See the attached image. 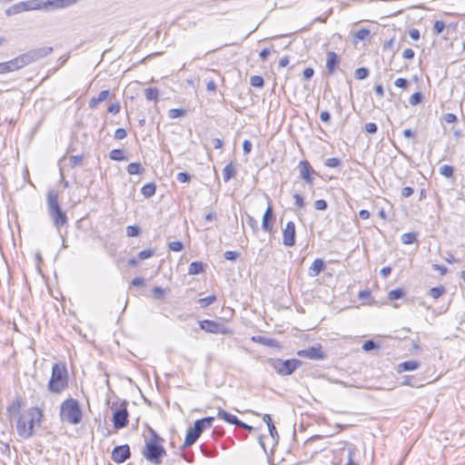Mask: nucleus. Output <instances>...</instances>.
<instances>
[{
  "instance_id": "4d7b16f0",
  "label": "nucleus",
  "mask_w": 465,
  "mask_h": 465,
  "mask_svg": "<svg viewBox=\"0 0 465 465\" xmlns=\"http://www.w3.org/2000/svg\"><path fill=\"white\" fill-rule=\"evenodd\" d=\"M353 456H354V450L353 449H349L348 450V460H347V463L346 465H359L354 460H353Z\"/></svg>"
},
{
  "instance_id": "680f3d73",
  "label": "nucleus",
  "mask_w": 465,
  "mask_h": 465,
  "mask_svg": "<svg viewBox=\"0 0 465 465\" xmlns=\"http://www.w3.org/2000/svg\"><path fill=\"white\" fill-rule=\"evenodd\" d=\"M443 118H444V121L448 124H452L457 121V116L451 113L445 114Z\"/></svg>"
},
{
  "instance_id": "4be33fe9",
  "label": "nucleus",
  "mask_w": 465,
  "mask_h": 465,
  "mask_svg": "<svg viewBox=\"0 0 465 465\" xmlns=\"http://www.w3.org/2000/svg\"><path fill=\"white\" fill-rule=\"evenodd\" d=\"M200 437L199 434L195 433L192 429H189L186 433V437L183 445V449H185L193 445Z\"/></svg>"
},
{
  "instance_id": "3c124183",
  "label": "nucleus",
  "mask_w": 465,
  "mask_h": 465,
  "mask_svg": "<svg viewBox=\"0 0 465 465\" xmlns=\"http://www.w3.org/2000/svg\"><path fill=\"white\" fill-rule=\"evenodd\" d=\"M378 346L377 344L371 341V340H368L366 341L363 345H362V349L365 351H370L371 350H374L376 349Z\"/></svg>"
},
{
  "instance_id": "09e8293b",
  "label": "nucleus",
  "mask_w": 465,
  "mask_h": 465,
  "mask_svg": "<svg viewBox=\"0 0 465 465\" xmlns=\"http://www.w3.org/2000/svg\"><path fill=\"white\" fill-rule=\"evenodd\" d=\"M195 433L199 434L201 436L202 432L204 430V426L202 424V422L197 420L193 423V427L191 428Z\"/></svg>"
},
{
  "instance_id": "c85d7f7f",
  "label": "nucleus",
  "mask_w": 465,
  "mask_h": 465,
  "mask_svg": "<svg viewBox=\"0 0 465 465\" xmlns=\"http://www.w3.org/2000/svg\"><path fill=\"white\" fill-rule=\"evenodd\" d=\"M417 242L416 232H406L401 235V242L403 244H412Z\"/></svg>"
},
{
  "instance_id": "a211bd4d",
  "label": "nucleus",
  "mask_w": 465,
  "mask_h": 465,
  "mask_svg": "<svg viewBox=\"0 0 465 465\" xmlns=\"http://www.w3.org/2000/svg\"><path fill=\"white\" fill-rule=\"evenodd\" d=\"M26 11L25 3L22 1L8 7L5 13L7 16H13Z\"/></svg>"
},
{
  "instance_id": "c9c22d12",
  "label": "nucleus",
  "mask_w": 465,
  "mask_h": 465,
  "mask_svg": "<svg viewBox=\"0 0 465 465\" xmlns=\"http://www.w3.org/2000/svg\"><path fill=\"white\" fill-rule=\"evenodd\" d=\"M252 340L257 341L260 343L266 345V346H270V347L274 346L276 343V341L274 339L267 338V337H263V336H259V337H257V339L252 338Z\"/></svg>"
},
{
  "instance_id": "aec40b11",
  "label": "nucleus",
  "mask_w": 465,
  "mask_h": 465,
  "mask_svg": "<svg viewBox=\"0 0 465 465\" xmlns=\"http://www.w3.org/2000/svg\"><path fill=\"white\" fill-rule=\"evenodd\" d=\"M420 367V362L415 360L406 361L399 364L400 371H415Z\"/></svg>"
},
{
  "instance_id": "338daca9",
  "label": "nucleus",
  "mask_w": 465,
  "mask_h": 465,
  "mask_svg": "<svg viewBox=\"0 0 465 465\" xmlns=\"http://www.w3.org/2000/svg\"><path fill=\"white\" fill-rule=\"evenodd\" d=\"M409 35L410 37L414 41H418L420 39V31L416 28L411 29Z\"/></svg>"
},
{
  "instance_id": "393cba45",
  "label": "nucleus",
  "mask_w": 465,
  "mask_h": 465,
  "mask_svg": "<svg viewBox=\"0 0 465 465\" xmlns=\"http://www.w3.org/2000/svg\"><path fill=\"white\" fill-rule=\"evenodd\" d=\"M262 420L267 424L271 436L274 438V436L277 435V430L272 422L271 415L264 414L262 417Z\"/></svg>"
},
{
  "instance_id": "6e6552de",
  "label": "nucleus",
  "mask_w": 465,
  "mask_h": 465,
  "mask_svg": "<svg viewBox=\"0 0 465 465\" xmlns=\"http://www.w3.org/2000/svg\"><path fill=\"white\" fill-rule=\"evenodd\" d=\"M302 362L297 359H289V360H282V359H274L271 361V366L273 370L282 376H287L293 373L299 367H301Z\"/></svg>"
},
{
  "instance_id": "a18cd8bd",
  "label": "nucleus",
  "mask_w": 465,
  "mask_h": 465,
  "mask_svg": "<svg viewBox=\"0 0 465 465\" xmlns=\"http://www.w3.org/2000/svg\"><path fill=\"white\" fill-rule=\"evenodd\" d=\"M153 255V251L151 249H145L138 252V258L140 260H145Z\"/></svg>"
},
{
  "instance_id": "cd10ccee",
  "label": "nucleus",
  "mask_w": 465,
  "mask_h": 465,
  "mask_svg": "<svg viewBox=\"0 0 465 465\" xmlns=\"http://www.w3.org/2000/svg\"><path fill=\"white\" fill-rule=\"evenodd\" d=\"M158 96H159V91L157 88L149 87V88L145 89V97L147 100L157 102Z\"/></svg>"
},
{
  "instance_id": "7c9ffc66",
  "label": "nucleus",
  "mask_w": 465,
  "mask_h": 465,
  "mask_svg": "<svg viewBox=\"0 0 465 465\" xmlns=\"http://www.w3.org/2000/svg\"><path fill=\"white\" fill-rule=\"evenodd\" d=\"M216 299L217 298L215 295H209L207 297L199 299L198 303L202 308H206L212 303H213L216 301Z\"/></svg>"
},
{
  "instance_id": "f3484780",
  "label": "nucleus",
  "mask_w": 465,
  "mask_h": 465,
  "mask_svg": "<svg viewBox=\"0 0 465 465\" xmlns=\"http://www.w3.org/2000/svg\"><path fill=\"white\" fill-rule=\"evenodd\" d=\"M217 417L235 426H238L240 422V420L235 415L231 414L221 408L218 409Z\"/></svg>"
},
{
  "instance_id": "bb28decb",
  "label": "nucleus",
  "mask_w": 465,
  "mask_h": 465,
  "mask_svg": "<svg viewBox=\"0 0 465 465\" xmlns=\"http://www.w3.org/2000/svg\"><path fill=\"white\" fill-rule=\"evenodd\" d=\"M144 171L139 163H131L127 165V172L129 174H140Z\"/></svg>"
},
{
  "instance_id": "5fc2aeb1",
  "label": "nucleus",
  "mask_w": 465,
  "mask_h": 465,
  "mask_svg": "<svg viewBox=\"0 0 465 465\" xmlns=\"http://www.w3.org/2000/svg\"><path fill=\"white\" fill-rule=\"evenodd\" d=\"M394 84L399 88L405 89L408 87L409 82L405 78H398L395 80Z\"/></svg>"
},
{
  "instance_id": "e433bc0d",
  "label": "nucleus",
  "mask_w": 465,
  "mask_h": 465,
  "mask_svg": "<svg viewBox=\"0 0 465 465\" xmlns=\"http://www.w3.org/2000/svg\"><path fill=\"white\" fill-rule=\"evenodd\" d=\"M250 83L253 87L262 88L264 84V80L262 76L253 75L251 77Z\"/></svg>"
},
{
  "instance_id": "f03ea898",
  "label": "nucleus",
  "mask_w": 465,
  "mask_h": 465,
  "mask_svg": "<svg viewBox=\"0 0 465 465\" xmlns=\"http://www.w3.org/2000/svg\"><path fill=\"white\" fill-rule=\"evenodd\" d=\"M53 52V47L45 46L29 50L28 52L22 54L14 59L7 61L8 68L10 73L22 69L25 66L33 64Z\"/></svg>"
},
{
  "instance_id": "6ab92c4d",
  "label": "nucleus",
  "mask_w": 465,
  "mask_h": 465,
  "mask_svg": "<svg viewBox=\"0 0 465 465\" xmlns=\"http://www.w3.org/2000/svg\"><path fill=\"white\" fill-rule=\"evenodd\" d=\"M324 267L325 264L322 259H315L309 269V273L311 276H317Z\"/></svg>"
},
{
  "instance_id": "0eeeda50",
  "label": "nucleus",
  "mask_w": 465,
  "mask_h": 465,
  "mask_svg": "<svg viewBox=\"0 0 465 465\" xmlns=\"http://www.w3.org/2000/svg\"><path fill=\"white\" fill-rule=\"evenodd\" d=\"M78 0H28L25 1L27 11L59 10L75 5Z\"/></svg>"
},
{
  "instance_id": "13d9d810",
  "label": "nucleus",
  "mask_w": 465,
  "mask_h": 465,
  "mask_svg": "<svg viewBox=\"0 0 465 465\" xmlns=\"http://www.w3.org/2000/svg\"><path fill=\"white\" fill-rule=\"evenodd\" d=\"M445 28V24L443 21L438 20L434 24V30L437 34L442 33Z\"/></svg>"
},
{
  "instance_id": "4c0bfd02",
  "label": "nucleus",
  "mask_w": 465,
  "mask_h": 465,
  "mask_svg": "<svg viewBox=\"0 0 465 465\" xmlns=\"http://www.w3.org/2000/svg\"><path fill=\"white\" fill-rule=\"evenodd\" d=\"M369 75V69L366 67H360L355 71V77L358 80H363Z\"/></svg>"
},
{
  "instance_id": "72a5a7b5",
  "label": "nucleus",
  "mask_w": 465,
  "mask_h": 465,
  "mask_svg": "<svg viewBox=\"0 0 465 465\" xmlns=\"http://www.w3.org/2000/svg\"><path fill=\"white\" fill-rule=\"evenodd\" d=\"M454 169L451 165L444 164L440 168V173L446 178H450L453 175Z\"/></svg>"
},
{
  "instance_id": "412c9836",
  "label": "nucleus",
  "mask_w": 465,
  "mask_h": 465,
  "mask_svg": "<svg viewBox=\"0 0 465 465\" xmlns=\"http://www.w3.org/2000/svg\"><path fill=\"white\" fill-rule=\"evenodd\" d=\"M236 174V170L232 163L225 165L223 169V179L225 183L229 182Z\"/></svg>"
},
{
  "instance_id": "20e7f679",
  "label": "nucleus",
  "mask_w": 465,
  "mask_h": 465,
  "mask_svg": "<svg viewBox=\"0 0 465 465\" xmlns=\"http://www.w3.org/2000/svg\"><path fill=\"white\" fill-rule=\"evenodd\" d=\"M47 387L50 392L56 394H60L68 387V372L65 364L56 362L53 365Z\"/></svg>"
},
{
  "instance_id": "5701e85b",
  "label": "nucleus",
  "mask_w": 465,
  "mask_h": 465,
  "mask_svg": "<svg viewBox=\"0 0 465 465\" xmlns=\"http://www.w3.org/2000/svg\"><path fill=\"white\" fill-rule=\"evenodd\" d=\"M203 263L202 262H193L190 263L188 268V273L190 275H196L203 272Z\"/></svg>"
},
{
  "instance_id": "4468645a",
  "label": "nucleus",
  "mask_w": 465,
  "mask_h": 465,
  "mask_svg": "<svg viewBox=\"0 0 465 465\" xmlns=\"http://www.w3.org/2000/svg\"><path fill=\"white\" fill-rule=\"evenodd\" d=\"M282 243L288 247L295 244V224L292 221L288 222L283 229Z\"/></svg>"
},
{
  "instance_id": "473e14b6",
  "label": "nucleus",
  "mask_w": 465,
  "mask_h": 465,
  "mask_svg": "<svg viewBox=\"0 0 465 465\" xmlns=\"http://www.w3.org/2000/svg\"><path fill=\"white\" fill-rule=\"evenodd\" d=\"M445 292V288L443 286L433 287L430 290L429 293L431 298L434 300L440 298Z\"/></svg>"
},
{
  "instance_id": "9b49d317",
  "label": "nucleus",
  "mask_w": 465,
  "mask_h": 465,
  "mask_svg": "<svg viewBox=\"0 0 465 465\" xmlns=\"http://www.w3.org/2000/svg\"><path fill=\"white\" fill-rule=\"evenodd\" d=\"M300 178L305 181L310 186L313 185L312 174H315V171L312 168L310 163L306 160L301 161L298 164Z\"/></svg>"
},
{
  "instance_id": "052dcab7",
  "label": "nucleus",
  "mask_w": 465,
  "mask_h": 465,
  "mask_svg": "<svg viewBox=\"0 0 465 465\" xmlns=\"http://www.w3.org/2000/svg\"><path fill=\"white\" fill-rule=\"evenodd\" d=\"M120 104L119 103H114V104H112L108 106V112L110 114H116L120 112Z\"/></svg>"
},
{
  "instance_id": "b1692460",
  "label": "nucleus",
  "mask_w": 465,
  "mask_h": 465,
  "mask_svg": "<svg viewBox=\"0 0 465 465\" xmlns=\"http://www.w3.org/2000/svg\"><path fill=\"white\" fill-rule=\"evenodd\" d=\"M155 191L156 185L153 183H146L141 189L142 194L146 198L152 197L155 193Z\"/></svg>"
},
{
  "instance_id": "f8f14e48",
  "label": "nucleus",
  "mask_w": 465,
  "mask_h": 465,
  "mask_svg": "<svg viewBox=\"0 0 465 465\" xmlns=\"http://www.w3.org/2000/svg\"><path fill=\"white\" fill-rule=\"evenodd\" d=\"M200 327L202 330L210 333H228V329L223 325L215 321L212 320H203L200 322Z\"/></svg>"
},
{
  "instance_id": "423d86ee",
  "label": "nucleus",
  "mask_w": 465,
  "mask_h": 465,
  "mask_svg": "<svg viewBox=\"0 0 465 465\" xmlns=\"http://www.w3.org/2000/svg\"><path fill=\"white\" fill-rule=\"evenodd\" d=\"M47 209L54 226L60 232L61 227L67 223L68 218L60 207L58 193L54 190L49 191L47 193Z\"/></svg>"
},
{
  "instance_id": "49530a36",
  "label": "nucleus",
  "mask_w": 465,
  "mask_h": 465,
  "mask_svg": "<svg viewBox=\"0 0 465 465\" xmlns=\"http://www.w3.org/2000/svg\"><path fill=\"white\" fill-rule=\"evenodd\" d=\"M327 202L323 199L316 200L314 202V208L318 211H324L327 209Z\"/></svg>"
},
{
  "instance_id": "603ef678",
  "label": "nucleus",
  "mask_w": 465,
  "mask_h": 465,
  "mask_svg": "<svg viewBox=\"0 0 465 465\" xmlns=\"http://www.w3.org/2000/svg\"><path fill=\"white\" fill-rule=\"evenodd\" d=\"M126 135L127 133L124 128H118L115 130L114 137L116 140H123L126 137Z\"/></svg>"
},
{
  "instance_id": "2f4dec72",
  "label": "nucleus",
  "mask_w": 465,
  "mask_h": 465,
  "mask_svg": "<svg viewBox=\"0 0 465 465\" xmlns=\"http://www.w3.org/2000/svg\"><path fill=\"white\" fill-rule=\"evenodd\" d=\"M423 98H424V95L422 93L416 92L410 97L409 103L411 105L415 106V105H418L419 104H420L422 102Z\"/></svg>"
},
{
  "instance_id": "2eb2a0df",
  "label": "nucleus",
  "mask_w": 465,
  "mask_h": 465,
  "mask_svg": "<svg viewBox=\"0 0 465 465\" xmlns=\"http://www.w3.org/2000/svg\"><path fill=\"white\" fill-rule=\"evenodd\" d=\"M273 220V211L271 203H269L267 209L262 217V227L265 232H271L272 229V222Z\"/></svg>"
},
{
  "instance_id": "f257e3e1",
  "label": "nucleus",
  "mask_w": 465,
  "mask_h": 465,
  "mask_svg": "<svg viewBox=\"0 0 465 465\" xmlns=\"http://www.w3.org/2000/svg\"><path fill=\"white\" fill-rule=\"evenodd\" d=\"M42 416V411L38 408H30L21 414L16 424L19 437L29 439L34 433L35 425L40 423Z\"/></svg>"
},
{
  "instance_id": "a19ab883",
  "label": "nucleus",
  "mask_w": 465,
  "mask_h": 465,
  "mask_svg": "<svg viewBox=\"0 0 465 465\" xmlns=\"http://www.w3.org/2000/svg\"><path fill=\"white\" fill-rule=\"evenodd\" d=\"M168 246H169V249L173 252H180L183 248V242L180 241L171 242H169Z\"/></svg>"
},
{
  "instance_id": "9d476101",
  "label": "nucleus",
  "mask_w": 465,
  "mask_h": 465,
  "mask_svg": "<svg viewBox=\"0 0 465 465\" xmlns=\"http://www.w3.org/2000/svg\"><path fill=\"white\" fill-rule=\"evenodd\" d=\"M297 355L302 358H306L313 361L324 360L327 357L325 351H322V346L320 344L303 350H300L297 351Z\"/></svg>"
},
{
  "instance_id": "58836bf2",
  "label": "nucleus",
  "mask_w": 465,
  "mask_h": 465,
  "mask_svg": "<svg viewBox=\"0 0 465 465\" xmlns=\"http://www.w3.org/2000/svg\"><path fill=\"white\" fill-rule=\"evenodd\" d=\"M371 35V32L369 29H366V28H361L360 30H358L355 34V37L359 40H365L367 39Z\"/></svg>"
},
{
  "instance_id": "7ed1b4c3",
  "label": "nucleus",
  "mask_w": 465,
  "mask_h": 465,
  "mask_svg": "<svg viewBox=\"0 0 465 465\" xmlns=\"http://www.w3.org/2000/svg\"><path fill=\"white\" fill-rule=\"evenodd\" d=\"M150 431L151 438L145 443L143 456L151 463L159 465L162 462V458L166 454L162 445L163 440L153 430L151 429Z\"/></svg>"
},
{
  "instance_id": "39448f33",
  "label": "nucleus",
  "mask_w": 465,
  "mask_h": 465,
  "mask_svg": "<svg viewBox=\"0 0 465 465\" xmlns=\"http://www.w3.org/2000/svg\"><path fill=\"white\" fill-rule=\"evenodd\" d=\"M60 419L63 422L76 425L82 421L83 412L77 400L68 398L60 405Z\"/></svg>"
},
{
  "instance_id": "864d4df0",
  "label": "nucleus",
  "mask_w": 465,
  "mask_h": 465,
  "mask_svg": "<svg viewBox=\"0 0 465 465\" xmlns=\"http://www.w3.org/2000/svg\"><path fill=\"white\" fill-rule=\"evenodd\" d=\"M378 130V127H377V124L375 123H367L365 124V131L368 133V134H373L377 132Z\"/></svg>"
},
{
  "instance_id": "774afa93",
  "label": "nucleus",
  "mask_w": 465,
  "mask_h": 465,
  "mask_svg": "<svg viewBox=\"0 0 465 465\" xmlns=\"http://www.w3.org/2000/svg\"><path fill=\"white\" fill-rule=\"evenodd\" d=\"M402 56L408 60L412 59L414 57V51L411 48H407L403 51Z\"/></svg>"
},
{
  "instance_id": "c03bdc74",
  "label": "nucleus",
  "mask_w": 465,
  "mask_h": 465,
  "mask_svg": "<svg viewBox=\"0 0 465 465\" xmlns=\"http://www.w3.org/2000/svg\"><path fill=\"white\" fill-rule=\"evenodd\" d=\"M152 292L156 299H163L165 292L161 287L155 286L153 288Z\"/></svg>"
},
{
  "instance_id": "69168bd1",
  "label": "nucleus",
  "mask_w": 465,
  "mask_h": 465,
  "mask_svg": "<svg viewBox=\"0 0 465 465\" xmlns=\"http://www.w3.org/2000/svg\"><path fill=\"white\" fill-rule=\"evenodd\" d=\"M413 193V189L410 186H406L401 190V196L404 198L410 197Z\"/></svg>"
},
{
  "instance_id": "f704fd0d",
  "label": "nucleus",
  "mask_w": 465,
  "mask_h": 465,
  "mask_svg": "<svg viewBox=\"0 0 465 465\" xmlns=\"http://www.w3.org/2000/svg\"><path fill=\"white\" fill-rule=\"evenodd\" d=\"M404 295V292L401 289H395L388 293V298L391 301H395L402 298Z\"/></svg>"
},
{
  "instance_id": "8fccbe9b",
  "label": "nucleus",
  "mask_w": 465,
  "mask_h": 465,
  "mask_svg": "<svg viewBox=\"0 0 465 465\" xmlns=\"http://www.w3.org/2000/svg\"><path fill=\"white\" fill-rule=\"evenodd\" d=\"M223 256L228 261H236L237 258L239 257V253L237 252H234V251H226L223 253Z\"/></svg>"
},
{
  "instance_id": "bf43d9fd",
  "label": "nucleus",
  "mask_w": 465,
  "mask_h": 465,
  "mask_svg": "<svg viewBox=\"0 0 465 465\" xmlns=\"http://www.w3.org/2000/svg\"><path fill=\"white\" fill-rule=\"evenodd\" d=\"M314 74V70L312 67H307L303 70L302 75L305 80H310Z\"/></svg>"
},
{
  "instance_id": "6e6d98bb",
  "label": "nucleus",
  "mask_w": 465,
  "mask_h": 465,
  "mask_svg": "<svg viewBox=\"0 0 465 465\" xmlns=\"http://www.w3.org/2000/svg\"><path fill=\"white\" fill-rule=\"evenodd\" d=\"M110 95L109 90H103L99 93V94L95 97L100 103L108 99Z\"/></svg>"
},
{
  "instance_id": "e2e57ef3",
  "label": "nucleus",
  "mask_w": 465,
  "mask_h": 465,
  "mask_svg": "<svg viewBox=\"0 0 465 465\" xmlns=\"http://www.w3.org/2000/svg\"><path fill=\"white\" fill-rule=\"evenodd\" d=\"M252 148V144L249 140H244L242 143V150L245 154H248L251 153Z\"/></svg>"
},
{
  "instance_id": "0e129e2a",
  "label": "nucleus",
  "mask_w": 465,
  "mask_h": 465,
  "mask_svg": "<svg viewBox=\"0 0 465 465\" xmlns=\"http://www.w3.org/2000/svg\"><path fill=\"white\" fill-rule=\"evenodd\" d=\"M202 424L204 426V429L207 428V427H211L213 420H214V418L213 417H206V418H203V419H200L199 420Z\"/></svg>"
},
{
  "instance_id": "de8ad7c7",
  "label": "nucleus",
  "mask_w": 465,
  "mask_h": 465,
  "mask_svg": "<svg viewBox=\"0 0 465 465\" xmlns=\"http://www.w3.org/2000/svg\"><path fill=\"white\" fill-rule=\"evenodd\" d=\"M293 198H294V201H295V205L298 208L302 209L305 206L304 199H303V197L301 194L295 193L293 195Z\"/></svg>"
},
{
  "instance_id": "37998d69",
  "label": "nucleus",
  "mask_w": 465,
  "mask_h": 465,
  "mask_svg": "<svg viewBox=\"0 0 465 465\" xmlns=\"http://www.w3.org/2000/svg\"><path fill=\"white\" fill-rule=\"evenodd\" d=\"M176 179L180 183H189L191 181V175L188 173L181 172L177 173Z\"/></svg>"
},
{
  "instance_id": "c756f323",
  "label": "nucleus",
  "mask_w": 465,
  "mask_h": 465,
  "mask_svg": "<svg viewBox=\"0 0 465 465\" xmlns=\"http://www.w3.org/2000/svg\"><path fill=\"white\" fill-rule=\"evenodd\" d=\"M186 114V111L182 108H173L168 111V116L171 119H176L183 117Z\"/></svg>"
},
{
  "instance_id": "ddd939ff",
  "label": "nucleus",
  "mask_w": 465,
  "mask_h": 465,
  "mask_svg": "<svg viewBox=\"0 0 465 465\" xmlns=\"http://www.w3.org/2000/svg\"><path fill=\"white\" fill-rule=\"evenodd\" d=\"M131 456L130 447L121 445L115 447L112 451V460L116 463H123Z\"/></svg>"
},
{
  "instance_id": "dca6fc26",
  "label": "nucleus",
  "mask_w": 465,
  "mask_h": 465,
  "mask_svg": "<svg viewBox=\"0 0 465 465\" xmlns=\"http://www.w3.org/2000/svg\"><path fill=\"white\" fill-rule=\"evenodd\" d=\"M339 57L335 52L329 51L327 53L326 67L330 74H332L335 72L336 67L339 64Z\"/></svg>"
},
{
  "instance_id": "1a4fd4ad",
  "label": "nucleus",
  "mask_w": 465,
  "mask_h": 465,
  "mask_svg": "<svg viewBox=\"0 0 465 465\" xmlns=\"http://www.w3.org/2000/svg\"><path fill=\"white\" fill-rule=\"evenodd\" d=\"M114 427L116 430L123 429L128 424V411L126 409V402L124 401L118 409H116L113 415Z\"/></svg>"
},
{
  "instance_id": "ea45409f",
  "label": "nucleus",
  "mask_w": 465,
  "mask_h": 465,
  "mask_svg": "<svg viewBox=\"0 0 465 465\" xmlns=\"http://www.w3.org/2000/svg\"><path fill=\"white\" fill-rule=\"evenodd\" d=\"M140 233V228L136 225H129L126 227V234L129 237L138 236Z\"/></svg>"
},
{
  "instance_id": "a878e982",
  "label": "nucleus",
  "mask_w": 465,
  "mask_h": 465,
  "mask_svg": "<svg viewBox=\"0 0 465 465\" xmlns=\"http://www.w3.org/2000/svg\"><path fill=\"white\" fill-rule=\"evenodd\" d=\"M109 157L113 161H125L127 158L124 156V151L121 149H114L109 153Z\"/></svg>"
},
{
  "instance_id": "79ce46f5",
  "label": "nucleus",
  "mask_w": 465,
  "mask_h": 465,
  "mask_svg": "<svg viewBox=\"0 0 465 465\" xmlns=\"http://www.w3.org/2000/svg\"><path fill=\"white\" fill-rule=\"evenodd\" d=\"M327 167L335 168L341 164V160L336 157L328 158L324 163Z\"/></svg>"
}]
</instances>
